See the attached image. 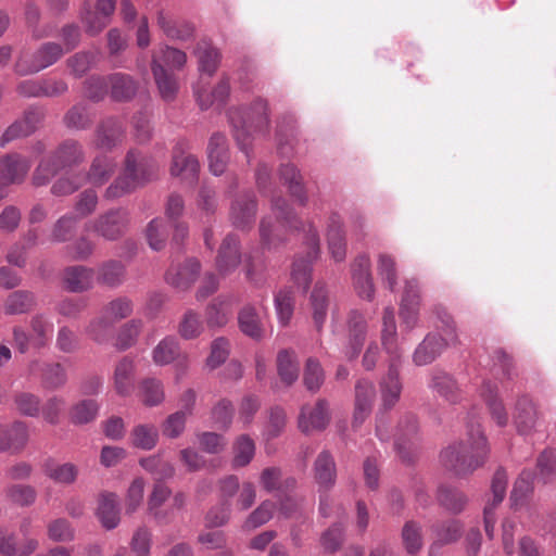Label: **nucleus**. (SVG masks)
<instances>
[{"label": "nucleus", "mask_w": 556, "mask_h": 556, "mask_svg": "<svg viewBox=\"0 0 556 556\" xmlns=\"http://www.w3.org/2000/svg\"><path fill=\"white\" fill-rule=\"evenodd\" d=\"M157 24L170 39L186 40L193 34V26L190 23L174 21L162 12L157 16Z\"/></svg>", "instance_id": "49530a36"}, {"label": "nucleus", "mask_w": 556, "mask_h": 556, "mask_svg": "<svg viewBox=\"0 0 556 556\" xmlns=\"http://www.w3.org/2000/svg\"><path fill=\"white\" fill-rule=\"evenodd\" d=\"M280 179L288 187L292 198L302 206L308 201L307 192L303 184L299 168L291 163L282 164L279 169Z\"/></svg>", "instance_id": "a878e982"}, {"label": "nucleus", "mask_w": 556, "mask_h": 556, "mask_svg": "<svg viewBox=\"0 0 556 556\" xmlns=\"http://www.w3.org/2000/svg\"><path fill=\"white\" fill-rule=\"evenodd\" d=\"M428 388L450 403H457L462 397L456 379L442 369H433L430 374Z\"/></svg>", "instance_id": "2eb2a0df"}, {"label": "nucleus", "mask_w": 556, "mask_h": 556, "mask_svg": "<svg viewBox=\"0 0 556 556\" xmlns=\"http://www.w3.org/2000/svg\"><path fill=\"white\" fill-rule=\"evenodd\" d=\"M199 167V162L193 155L185 154L180 144L175 147L170 167L173 176L185 180H193L197 178Z\"/></svg>", "instance_id": "7c9ffc66"}, {"label": "nucleus", "mask_w": 556, "mask_h": 556, "mask_svg": "<svg viewBox=\"0 0 556 556\" xmlns=\"http://www.w3.org/2000/svg\"><path fill=\"white\" fill-rule=\"evenodd\" d=\"M30 166L31 163L22 155H7L0 159V179L8 184H20L25 179Z\"/></svg>", "instance_id": "b1692460"}, {"label": "nucleus", "mask_w": 556, "mask_h": 556, "mask_svg": "<svg viewBox=\"0 0 556 556\" xmlns=\"http://www.w3.org/2000/svg\"><path fill=\"white\" fill-rule=\"evenodd\" d=\"M488 454L486 438L477 422L468 425L466 439L448 445L441 452L440 462L447 471L464 477L481 467Z\"/></svg>", "instance_id": "7ed1b4c3"}, {"label": "nucleus", "mask_w": 556, "mask_h": 556, "mask_svg": "<svg viewBox=\"0 0 556 556\" xmlns=\"http://www.w3.org/2000/svg\"><path fill=\"white\" fill-rule=\"evenodd\" d=\"M84 159L81 146L76 141L66 140L50 157L41 160L34 173L33 181L36 186L47 185L58 172L71 168L81 163Z\"/></svg>", "instance_id": "423d86ee"}, {"label": "nucleus", "mask_w": 556, "mask_h": 556, "mask_svg": "<svg viewBox=\"0 0 556 556\" xmlns=\"http://www.w3.org/2000/svg\"><path fill=\"white\" fill-rule=\"evenodd\" d=\"M94 282V270L92 268L75 265L63 271V283L67 291L81 293L90 290Z\"/></svg>", "instance_id": "f3484780"}, {"label": "nucleus", "mask_w": 556, "mask_h": 556, "mask_svg": "<svg viewBox=\"0 0 556 556\" xmlns=\"http://www.w3.org/2000/svg\"><path fill=\"white\" fill-rule=\"evenodd\" d=\"M201 264L195 258L187 260L181 266H172L166 275V282L178 289L189 288L198 278Z\"/></svg>", "instance_id": "412c9836"}, {"label": "nucleus", "mask_w": 556, "mask_h": 556, "mask_svg": "<svg viewBox=\"0 0 556 556\" xmlns=\"http://www.w3.org/2000/svg\"><path fill=\"white\" fill-rule=\"evenodd\" d=\"M377 270L387 288H389L390 291H394L397 283V273L394 258L389 254L380 253L378 255Z\"/></svg>", "instance_id": "338daca9"}, {"label": "nucleus", "mask_w": 556, "mask_h": 556, "mask_svg": "<svg viewBox=\"0 0 556 556\" xmlns=\"http://www.w3.org/2000/svg\"><path fill=\"white\" fill-rule=\"evenodd\" d=\"M314 477L320 489H330L337 477L336 463L329 452L323 451L314 464Z\"/></svg>", "instance_id": "72a5a7b5"}, {"label": "nucleus", "mask_w": 556, "mask_h": 556, "mask_svg": "<svg viewBox=\"0 0 556 556\" xmlns=\"http://www.w3.org/2000/svg\"><path fill=\"white\" fill-rule=\"evenodd\" d=\"M34 305V295L27 291H15L11 293L4 304L7 314H23L29 311Z\"/></svg>", "instance_id": "774afa93"}, {"label": "nucleus", "mask_w": 556, "mask_h": 556, "mask_svg": "<svg viewBox=\"0 0 556 556\" xmlns=\"http://www.w3.org/2000/svg\"><path fill=\"white\" fill-rule=\"evenodd\" d=\"M134 309L132 302L126 296H119L110 301L103 308L102 314L113 325L131 315Z\"/></svg>", "instance_id": "bf43d9fd"}, {"label": "nucleus", "mask_w": 556, "mask_h": 556, "mask_svg": "<svg viewBox=\"0 0 556 556\" xmlns=\"http://www.w3.org/2000/svg\"><path fill=\"white\" fill-rule=\"evenodd\" d=\"M78 218L73 213L61 216L53 225L50 240L55 243L71 240L76 231Z\"/></svg>", "instance_id": "603ef678"}, {"label": "nucleus", "mask_w": 556, "mask_h": 556, "mask_svg": "<svg viewBox=\"0 0 556 556\" xmlns=\"http://www.w3.org/2000/svg\"><path fill=\"white\" fill-rule=\"evenodd\" d=\"M380 341L388 355V372L380 380L381 402L384 409L392 408L400 400L403 384L400 379V368L404 350L401 345L394 307L388 305L382 311Z\"/></svg>", "instance_id": "f03ea898"}, {"label": "nucleus", "mask_w": 556, "mask_h": 556, "mask_svg": "<svg viewBox=\"0 0 556 556\" xmlns=\"http://www.w3.org/2000/svg\"><path fill=\"white\" fill-rule=\"evenodd\" d=\"M142 321L140 319H131L124 324L116 336L115 346L119 351L129 349L135 344L141 331Z\"/></svg>", "instance_id": "680f3d73"}, {"label": "nucleus", "mask_w": 556, "mask_h": 556, "mask_svg": "<svg viewBox=\"0 0 556 556\" xmlns=\"http://www.w3.org/2000/svg\"><path fill=\"white\" fill-rule=\"evenodd\" d=\"M39 543L36 539L25 536L20 544L15 543L13 535H9V540L0 543V554L5 556H29L38 547Z\"/></svg>", "instance_id": "6e6d98bb"}, {"label": "nucleus", "mask_w": 556, "mask_h": 556, "mask_svg": "<svg viewBox=\"0 0 556 556\" xmlns=\"http://www.w3.org/2000/svg\"><path fill=\"white\" fill-rule=\"evenodd\" d=\"M273 216H266L260 225L262 243L267 249H276L286 242L288 231L302 235L306 252L304 256L298 255L292 264L291 278L293 282L306 292L312 280L313 263L320 253L319 235L312 222L299 219L293 207L281 197L271 199Z\"/></svg>", "instance_id": "f257e3e1"}, {"label": "nucleus", "mask_w": 556, "mask_h": 556, "mask_svg": "<svg viewBox=\"0 0 556 556\" xmlns=\"http://www.w3.org/2000/svg\"><path fill=\"white\" fill-rule=\"evenodd\" d=\"M116 168V163L108 155L94 157L87 175H84L86 181L93 186L105 184Z\"/></svg>", "instance_id": "58836bf2"}, {"label": "nucleus", "mask_w": 556, "mask_h": 556, "mask_svg": "<svg viewBox=\"0 0 556 556\" xmlns=\"http://www.w3.org/2000/svg\"><path fill=\"white\" fill-rule=\"evenodd\" d=\"M159 441V430L152 424H140L132 428L130 442L132 446L150 451L155 447Z\"/></svg>", "instance_id": "79ce46f5"}, {"label": "nucleus", "mask_w": 556, "mask_h": 556, "mask_svg": "<svg viewBox=\"0 0 556 556\" xmlns=\"http://www.w3.org/2000/svg\"><path fill=\"white\" fill-rule=\"evenodd\" d=\"M157 61V63L165 68L168 67V71H179L181 70L187 62V54L176 48L169 46H160L152 53V62Z\"/></svg>", "instance_id": "e433bc0d"}, {"label": "nucleus", "mask_w": 556, "mask_h": 556, "mask_svg": "<svg viewBox=\"0 0 556 556\" xmlns=\"http://www.w3.org/2000/svg\"><path fill=\"white\" fill-rule=\"evenodd\" d=\"M444 351V344L437 333H428L416 346L413 353V363L416 366H426L434 362Z\"/></svg>", "instance_id": "393cba45"}, {"label": "nucleus", "mask_w": 556, "mask_h": 556, "mask_svg": "<svg viewBox=\"0 0 556 556\" xmlns=\"http://www.w3.org/2000/svg\"><path fill=\"white\" fill-rule=\"evenodd\" d=\"M208 167L213 175L218 176L225 172L228 162L227 140L223 134H214L207 146Z\"/></svg>", "instance_id": "bb28decb"}, {"label": "nucleus", "mask_w": 556, "mask_h": 556, "mask_svg": "<svg viewBox=\"0 0 556 556\" xmlns=\"http://www.w3.org/2000/svg\"><path fill=\"white\" fill-rule=\"evenodd\" d=\"M64 50L55 42L43 43L34 54L31 63L27 64L25 58H20L15 64V71L20 75L37 73L54 64Z\"/></svg>", "instance_id": "6e6552de"}, {"label": "nucleus", "mask_w": 556, "mask_h": 556, "mask_svg": "<svg viewBox=\"0 0 556 556\" xmlns=\"http://www.w3.org/2000/svg\"><path fill=\"white\" fill-rule=\"evenodd\" d=\"M417 420L415 416H406L397 426L395 450L403 462H412L417 451Z\"/></svg>", "instance_id": "1a4fd4ad"}, {"label": "nucleus", "mask_w": 556, "mask_h": 556, "mask_svg": "<svg viewBox=\"0 0 556 556\" xmlns=\"http://www.w3.org/2000/svg\"><path fill=\"white\" fill-rule=\"evenodd\" d=\"M352 280L357 295L366 301L375 298V285L370 273V258L363 254L355 258L352 265Z\"/></svg>", "instance_id": "9b49d317"}, {"label": "nucleus", "mask_w": 556, "mask_h": 556, "mask_svg": "<svg viewBox=\"0 0 556 556\" xmlns=\"http://www.w3.org/2000/svg\"><path fill=\"white\" fill-rule=\"evenodd\" d=\"M437 498L440 505L452 514L460 513L467 504L466 495L448 485L439 486Z\"/></svg>", "instance_id": "de8ad7c7"}, {"label": "nucleus", "mask_w": 556, "mask_h": 556, "mask_svg": "<svg viewBox=\"0 0 556 556\" xmlns=\"http://www.w3.org/2000/svg\"><path fill=\"white\" fill-rule=\"evenodd\" d=\"M127 223V213L123 210H114L101 215L97 220L86 224L85 228L87 231H96L108 240H115L124 233Z\"/></svg>", "instance_id": "9d476101"}, {"label": "nucleus", "mask_w": 556, "mask_h": 556, "mask_svg": "<svg viewBox=\"0 0 556 556\" xmlns=\"http://www.w3.org/2000/svg\"><path fill=\"white\" fill-rule=\"evenodd\" d=\"M375 397L376 388L374 382L359 379L355 386V424H362L370 415Z\"/></svg>", "instance_id": "6ab92c4d"}, {"label": "nucleus", "mask_w": 556, "mask_h": 556, "mask_svg": "<svg viewBox=\"0 0 556 556\" xmlns=\"http://www.w3.org/2000/svg\"><path fill=\"white\" fill-rule=\"evenodd\" d=\"M276 140L278 152L282 156H291L295 151L296 128L293 123L285 125H278L276 130Z\"/></svg>", "instance_id": "052dcab7"}, {"label": "nucleus", "mask_w": 556, "mask_h": 556, "mask_svg": "<svg viewBox=\"0 0 556 556\" xmlns=\"http://www.w3.org/2000/svg\"><path fill=\"white\" fill-rule=\"evenodd\" d=\"M232 466L235 468L244 467L251 463L255 454L254 441L247 434L240 435L233 443Z\"/></svg>", "instance_id": "4d7b16f0"}, {"label": "nucleus", "mask_w": 556, "mask_h": 556, "mask_svg": "<svg viewBox=\"0 0 556 556\" xmlns=\"http://www.w3.org/2000/svg\"><path fill=\"white\" fill-rule=\"evenodd\" d=\"M193 93L201 110H207L226 102L230 93V84L228 78H222L214 89L207 92L199 81L193 86Z\"/></svg>", "instance_id": "5701e85b"}, {"label": "nucleus", "mask_w": 556, "mask_h": 556, "mask_svg": "<svg viewBox=\"0 0 556 556\" xmlns=\"http://www.w3.org/2000/svg\"><path fill=\"white\" fill-rule=\"evenodd\" d=\"M506 486H507V473L503 469H498L495 471L492 484H491V492H492V502L488 503L484 507L483 514H484V528L485 533L490 539H493L494 536V525H495V518L493 510L495 507L501 504L505 497L506 494Z\"/></svg>", "instance_id": "4468645a"}, {"label": "nucleus", "mask_w": 556, "mask_h": 556, "mask_svg": "<svg viewBox=\"0 0 556 556\" xmlns=\"http://www.w3.org/2000/svg\"><path fill=\"white\" fill-rule=\"evenodd\" d=\"M135 361L123 357L115 366L113 374L114 389L117 394L128 396L134 390Z\"/></svg>", "instance_id": "c756f323"}, {"label": "nucleus", "mask_w": 556, "mask_h": 556, "mask_svg": "<svg viewBox=\"0 0 556 556\" xmlns=\"http://www.w3.org/2000/svg\"><path fill=\"white\" fill-rule=\"evenodd\" d=\"M179 356V344L176 338L166 337L152 351V359L159 366L168 365Z\"/></svg>", "instance_id": "09e8293b"}, {"label": "nucleus", "mask_w": 556, "mask_h": 556, "mask_svg": "<svg viewBox=\"0 0 556 556\" xmlns=\"http://www.w3.org/2000/svg\"><path fill=\"white\" fill-rule=\"evenodd\" d=\"M155 173V165L144 156L131 150L127 153L123 173L105 191L108 199H116L143 185Z\"/></svg>", "instance_id": "39448f33"}, {"label": "nucleus", "mask_w": 556, "mask_h": 556, "mask_svg": "<svg viewBox=\"0 0 556 556\" xmlns=\"http://www.w3.org/2000/svg\"><path fill=\"white\" fill-rule=\"evenodd\" d=\"M198 58V66L201 74L212 76L219 63L218 51L207 41H200L194 51Z\"/></svg>", "instance_id": "37998d69"}, {"label": "nucleus", "mask_w": 556, "mask_h": 556, "mask_svg": "<svg viewBox=\"0 0 556 556\" xmlns=\"http://www.w3.org/2000/svg\"><path fill=\"white\" fill-rule=\"evenodd\" d=\"M113 324L101 313L91 319L85 329L86 336L98 344L109 342L112 337Z\"/></svg>", "instance_id": "864d4df0"}, {"label": "nucleus", "mask_w": 556, "mask_h": 556, "mask_svg": "<svg viewBox=\"0 0 556 556\" xmlns=\"http://www.w3.org/2000/svg\"><path fill=\"white\" fill-rule=\"evenodd\" d=\"M138 394L146 406H157L165 400L164 384L160 379L146 378L139 383Z\"/></svg>", "instance_id": "a19ab883"}, {"label": "nucleus", "mask_w": 556, "mask_h": 556, "mask_svg": "<svg viewBox=\"0 0 556 556\" xmlns=\"http://www.w3.org/2000/svg\"><path fill=\"white\" fill-rule=\"evenodd\" d=\"M141 467L150 472L157 481L168 479L174 476V466L165 460L162 455H151L140 459Z\"/></svg>", "instance_id": "8fccbe9b"}, {"label": "nucleus", "mask_w": 556, "mask_h": 556, "mask_svg": "<svg viewBox=\"0 0 556 556\" xmlns=\"http://www.w3.org/2000/svg\"><path fill=\"white\" fill-rule=\"evenodd\" d=\"M114 9L115 0H98L94 12L87 10L83 14V21L86 24L87 31L90 34L101 31L108 25Z\"/></svg>", "instance_id": "c85d7f7f"}, {"label": "nucleus", "mask_w": 556, "mask_h": 556, "mask_svg": "<svg viewBox=\"0 0 556 556\" xmlns=\"http://www.w3.org/2000/svg\"><path fill=\"white\" fill-rule=\"evenodd\" d=\"M97 280L99 283L116 288L124 281L125 267L118 261H108L98 267Z\"/></svg>", "instance_id": "a18cd8bd"}, {"label": "nucleus", "mask_w": 556, "mask_h": 556, "mask_svg": "<svg viewBox=\"0 0 556 556\" xmlns=\"http://www.w3.org/2000/svg\"><path fill=\"white\" fill-rule=\"evenodd\" d=\"M328 251L334 262H343L346 256V242L343 222L339 214L332 213L327 224Z\"/></svg>", "instance_id": "dca6fc26"}, {"label": "nucleus", "mask_w": 556, "mask_h": 556, "mask_svg": "<svg viewBox=\"0 0 556 556\" xmlns=\"http://www.w3.org/2000/svg\"><path fill=\"white\" fill-rule=\"evenodd\" d=\"M111 96L117 101L130 99L136 92V84L129 75L115 73L109 76Z\"/></svg>", "instance_id": "3c124183"}, {"label": "nucleus", "mask_w": 556, "mask_h": 556, "mask_svg": "<svg viewBox=\"0 0 556 556\" xmlns=\"http://www.w3.org/2000/svg\"><path fill=\"white\" fill-rule=\"evenodd\" d=\"M240 262L239 240L235 235H228L218 250L216 257L217 270L222 275H228L239 266Z\"/></svg>", "instance_id": "a211bd4d"}, {"label": "nucleus", "mask_w": 556, "mask_h": 556, "mask_svg": "<svg viewBox=\"0 0 556 556\" xmlns=\"http://www.w3.org/2000/svg\"><path fill=\"white\" fill-rule=\"evenodd\" d=\"M311 305L313 309V319L317 328H321L328 308V291L324 282H316L311 294Z\"/></svg>", "instance_id": "c03bdc74"}, {"label": "nucleus", "mask_w": 556, "mask_h": 556, "mask_svg": "<svg viewBox=\"0 0 556 556\" xmlns=\"http://www.w3.org/2000/svg\"><path fill=\"white\" fill-rule=\"evenodd\" d=\"M329 422L328 403L319 400L315 406L304 405L299 416V428L304 433L324 430Z\"/></svg>", "instance_id": "ddd939ff"}, {"label": "nucleus", "mask_w": 556, "mask_h": 556, "mask_svg": "<svg viewBox=\"0 0 556 556\" xmlns=\"http://www.w3.org/2000/svg\"><path fill=\"white\" fill-rule=\"evenodd\" d=\"M28 439L27 428L23 422L0 426V452L18 453Z\"/></svg>", "instance_id": "aec40b11"}, {"label": "nucleus", "mask_w": 556, "mask_h": 556, "mask_svg": "<svg viewBox=\"0 0 556 556\" xmlns=\"http://www.w3.org/2000/svg\"><path fill=\"white\" fill-rule=\"evenodd\" d=\"M45 473L56 483L71 484L76 480L78 469L72 463H47L45 465Z\"/></svg>", "instance_id": "13d9d810"}, {"label": "nucleus", "mask_w": 556, "mask_h": 556, "mask_svg": "<svg viewBox=\"0 0 556 556\" xmlns=\"http://www.w3.org/2000/svg\"><path fill=\"white\" fill-rule=\"evenodd\" d=\"M151 71L162 99L173 101L179 88L176 76L155 60L151 63Z\"/></svg>", "instance_id": "f704fd0d"}, {"label": "nucleus", "mask_w": 556, "mask_h": 556, "mask_svg": "<svg viewBox=\"0 0 556 556\" xmlns=\"http://www.w3.org/2000/svg\"><path fill=\"white\" fill-rule=\"evenodd\" d=\"M240 330L254 340H261L264 334L262 318L255 307L245 305L238 314Z\"/></svg>", "instance_id": "c9c22d12"}, {"label": "nucleus", "mask_w": 556, "mask_h": 556, "mask_svg": "<svg viewBox=\"0 0 556 556\" xmlns=\"http://www.w3.org/2000/svg\"><path fill=\"white\" fill-rule=\"evenodd\" d=\"M368 319L358 309H351L346 317V341L342 353L348 359L358 357L368 334Z\"/></svg>", "instance_id": "0eeeda50"}, {"label": "nucleus", "mask_w": 556, "mask_h": 556, "mask_svg": "<svg viewBox=\"0 0 556 556\" xmlns=\"http://www.w3.org/2000/svg\"><path fill=\"white\" fill-rule=\"evenodd\" d=\"M31 340L36 348H43L50 341L53 330V324L42 315H37L31 318Z\"/></svg>", "instance_id": "e2e57ef3"}, {"label": "nucleus", "mask_w": 556, "mask_h": 556, "mask_svg": "<svg viewBox=\"0 0 556 556\" xmlns=\"http://www.w3.org/2000/svg\"><path fill=\"white\" fill-rule=\"evenodd\" d=\"M479 395L485 403L492 420L498 427H506L508 424V413L500 397L497 383L484 380L479 388Z\"/></svg>", "instance_id": "f8f14e48"}, {"label": "nucleus", "mask_w": 556, "mask_h": 556, "mask_svg": "<svg viewBox=\"0 0 556 556\" xmlns=\"http://www.w3.org/2000/svg\"><path fill=\"white\" fill-rule=\"evenodd\" d=\"M277 370L281 381L287 386H291L298 380L300 367L293 351L281 350L278 353Z\"/></svg>", "instance_id": "ea45409f"}, {"label": "nucleus", "mask_w": 556, "mask_h": 556, "mask_svg": "<svg viewBox=\"0 0 556 556\" xmlns=\"http://www.w3.org/2000/svg\"><path fill=\"white\" fill-rule=\"evenodd\" d=\"M124 137V126L115 118L104 121L97 137V146L101 149H111L122 141Z\"/></svg>", "instance_id": "4c0bfd02"}, {"label": "nucleus", "mask_w": 556, "mask_h": 556, "mask_svg": "<svg viewBox=\"0 0 556 556\" xmlns=\"http://www.w3.org/2000/svg\"><path fill=\"white\" fill-rule=\"evenodd\" d=\"M514 422L520 434L531 433L538 422V412L528 395H521L515 405Z\"/></svg>", "instance_id": "4be33fe9"}, {"label": "nucleus", "mask_w": 556, "mask_h": 556, "mask_svg": "<svg viewBox=\"0 0 556 556\" xmlns=\"http://www.w3.org/2000/svg\"><path fill=\"white\" fill-rule=\"evenodd\" d=\"M97 516L101 525L112 530L119 523L118 497L115 493H102L98 501Z\"/></svg>", "instance_id": "2f4dec72"}, {"label": "nucleus", "mask_w": 556, "mask_h": 556, "mask_svg": "<svg viewBox=\"0 0 556 556\" xmlns=\"http://www.w3.org/2000/svg\"><path fill=\"white\" fill-rule=\"evenodd\" d=\"M435 314L441 323V326H439V328L442 334H439V337L441 338L442 343L444 344V350L447 346L456 345L458 342V336L452 316L443 307H437Z\"/></svg>", "instance_id": "69168bd1"}, {"label": "nucleus", "mask_w": 556, "mask_h": 556, "mask_svg": "<svg viewBox=\"0 0 556 556\" xmlns=\"http://www.w3.org/2000/svg\"><path fill=\"white\" fill-rule=\"evenodd\" d=\"M256 201L252 194H243L231 205L230 218L236 228L250 227L255 218Z\"/></svg>", "instance_id": "cd10ccee"}, {"label": "nucleus", "mask_w": 556, "mask_h": 556, "mask_svg": "<svg viewBox=\"0 0 556 556\" xmlns=\"http://www.w3.org/2000/svg\"><path fill=\"white\" fill-rule=\"evenodd\" d=\"M227 115L233 138L245 153L255 136L264 137L268 134V106L262 98H256L249 104L232 106Z\"/></svg>", "instance_id": "20e7f679"}, {"label": "nucleus", "mask_w": 556, "mask_h": 556, "mask_svg": "<svg viewBox=\"0 0 556 556\" xmlns=\"http://www.w3.org/2000/svg\"><path fill=\"white\" fill-rule=\"evenodd\" d=\"M230 315L227 301L217 298L206 307V324L210 328H222L228 323Z\"/></svg>", "instance_id": "5fc2aeb1"}, {"label": "nucleus", "mask_w": 556, "mask_h": 556, "mask_svg": "<svg viewBox=\"0 0 556 556\" xmlns=\"http://www.w3.org/2000/svg\"><path fill=\"white\" fill-rule=\"evenodd\" d=\"M202 331L203 323L200 315L192 309H188L178 325V332L180 337L186 340H192L198 338Z\"/></svg>", "instance_id": "0e129e2a"}, {"label": "nucleus", "mask_w": 556, "mask_h": 556, "mask_svg": "<svg viewBox=\"0 0 556 556\" xmlns=\"http://www.w3.org/2000/svg\"><path fill=\"white\" fill-rule=\"evenodd\" d=\"M40 121V114L35 111L27 112L22 119L16 121L1 137L0 146L4 147L10 141L33 134Z\"/></svg>", "instance_id": "473e14b6"}]
</instances>
